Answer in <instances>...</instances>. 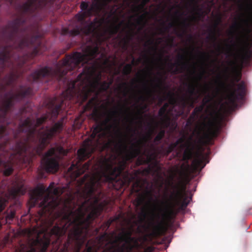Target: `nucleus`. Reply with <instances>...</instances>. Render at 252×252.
Returning a JSON list of instances; mask_svg holds the SVG:
<instances>
[{
    "mask_svg": "<svg viewBox=\"0 0 252 252\" xmlns=\"http://www.w3.org/2000/svg\"><path fill=\"white\" fill-rule=\"evenodd\" d=\"M108 59L104 52L99 50L97 45L87 46L83 53L74 52L67 55L59 61L54 68L45 66L33 72L29 77L30 82H39L46 78L48 81L56 80L66 84V89L62 94L65 99L74 97L86 101L96 86H100L102 91H106L111 84L107 81L101 82L99 79L93 82L96 71L95 64L104 63Z\"/></svg>",
    "mask_w": 252,
    "mask_h": 252,
    "instance_id": "nucleus-1",
    "label": "nucleus"
},
{
    "mask_svg": "<svg viewBox=\"0 0 252 252\" xmlns=\"http://www.w3.org/2000/svg\"><path fill=\"white\" fill-rule=\"evenodd\" d=\"M56 98H55L47 103L49 114L37 118L36 121L28 117L19 124L16 130L10 129L8 123L6 126L2 125L0 126V151L5 152L6 146L10 144L12 139L15 142L9 160L5 161L0 158V166L2 165L4 168L3 174L5 176H8L13 173V164L30 162L27 154L31 147L30 142L37 143L34 148L35 153L32 154V156H40L53 138L61 133L63 129V120L55 123L51 128L46 126L42 131L36 130L49 117L53 121L57 118L63 101L58 104H56Z\"/></svg>",
    "mask_w": 252,
    "mask_h": 252,
    "instance_id": "nucleus-2",
    "label": "nucleus"
},
{
    "mask_svg": "<svg viewBox=\"0 0 252 252\" xmlns=\"http://www.w3.org/2000/svg\"><path fill=\"white\" fill-rule=\"evenodd\" d=\"M180 181L175 185L172 183L173 191L171 192L168 199L163 203V207H160L158 209V213L156 215L157 220L155 221L153 220L147 227V228L152 230L154 235H160L166 230L165 221L176 215L177 212L175 210L176 205H180L181 209H184L192 200V196L189 197L185 192L186 185L183 182L185 173L180 172Z\"/></svg>",
    "mask_w": 252,
    "mask_h": 252,
    "instance_id": "nucleus-3",
    "label": "nucleus"
},
{
    "mask_svg": "<svg viewBox=\"0 0 252 252\" xmlns=\"http://www.w3.org/2000/svg\"><path fill=\"white\" fill-rule=\"evenodd\" d=\"M243 12L238 17V22L232 26V32L230 33L236 35L239 45L237 57L242 63L248 62L252 57V43L244 42L242 36L252 27V0H245L244 6L240 7Z\"/></svg>",
    "mask_w": 252,
    "mask_h": 252,
    "instance_id": "nucleus-4",
    "label": "nucleus"
},
{
    "mask_svg": "<svg viewBox=\"0 0 252 252\" xmlns=\"http://www.w3.org/2000/svg\"><path fill=\"white\" fill-rule=\"evenodd\" d=\"M80 8L83 11L75 15V19L80 25L76 28L69 30L63 28L62 30V34L74 36L78 35H89L94 32L96 29L95 23L88 22L86 19L93 15H98L102 9V4L99 0H95L90 6L89 3L82 1L80 4Z\"/></svg>",
    "mask_w": 252,
    "mask_h": 252,
    "instance_id": "nucleus-5",
    "label": "nucleus"
},
{
    "mask_svg": "<svg viewBox=\"0 0 252 252\" xmlns=\"http://www.w3.org/2000/svg\"><path fill=\"white\" fill-rule=\"evenodd\" d=\"M32 88L20 86L19 91L14 93L11 90L4 94L2 104L0 106V122L5 123L7 121L8 112L14 105L15 102H19L26 97L32 94Z\"/></svg>",
    "mask_w": 252,
    "mask_h": 252,
    "instance_id": "nucleus-6",
    "label": "nucleus"
},
{
    "mask_svg": "<svg viewBox=\"0 0 252 252\" xmlns=\"http://www.w3.org/2000/svg\"><path fill=\"white\" fill-rule=\"evenodd\" d=\"M102 126L98 125L93 127L92 133L90 138L86 139L83 143V147L77 151L79 162H82L89 158L95 151L100 139L105 136L102 132Z\"/></svg>",
    "mask_w": 252,
    "mask_h": 252,
    "instance_id": "nucleus-7",
    "label": "nucleus"
},
{
    "mask_svg": "<svg viewBox=\"0 0 252 252\" xmlns=\"http://www.w3.org/2000/svg\"><path fill=\"white\" fill-rule=\"evenodd\" d=\"M67 153V151L62 146L58 145L51 148L41 158V166L42 169L47 173L57 172L59 169V155L66 156Z\"/></svg>",
    "mask_w": 252,
    "mask_h": 252,
    "instance_id": "nucleus-8",
    "label": "nucleus"
},
{
    "mask_svg": "<svg viewBox=\"0 0 252 252\" xmlns=\"http://www.w3.org/2000/svg\"><path fill=\"white\" fill-rule=\"evenodd\" d=\"M185 140V137H182L177 139L175 142L172 143L176 148L179 145H180V148L181 149L185 148L183 153V160L188 162L196 155V158L194 161L198 166H201V168H204L206 164L204 163V157L202 154L195 153L194 152L196 146V141L193 140L192 136H190L187 142L185 144H183Z\"/></svg>",
    "mask_w": 252,
    "mask_h": 252,
    "instance_id": "nucleus-9",
    "label": "nucleus"
},
{
    "mask_svg": "<svg viewBox=\"0 0 252 252\" xmlns=\"http://www.w3.org/2000/svg\"><path fill=\"white\" fill-rule=\"evenodd\" d=\"M228 94L227 95L228 104L233 106H236V101L238 100L243 99L246 91V86L244 81L236 85L232 83L231 85L227 86Z\"/></svg>",
    "mask_w": 252,
    "mask_h": 252,
    "instance_id": "nucleus-10",
    "label": "nucleus"
},
{
    "mask_svg": "<svg viewBox=\"0 0 252 252\" xmlns=\"http://www.w3.org/2000/svg\"><path fill=\"white\" fill-rule=\"evenodd\" d=\"M90 168V163L87 162L82 167L78 163H72L69 167L68 171L71 174L72 178L76 179Z\"/></svg>",
    "mask_w": 252,
    "mask_h": 252,
    "instance_id": "nucleus-11",
    "label": "nucleus"
},
{
    "mask_svg": "<svg viewBox=\"0 0 252 252\" xmlns=\"http://www.w3.org/2000/svg\"><path fill=\"white\" fill-rule=\"evenodd\" d=\"M18 78V75L13 71L5 75L3 79L4 84L0 83V93L5 91L7 87L12 86L13 88Z\"/></svg>",
    "mask_w": 252,
    "mask_h": 252,
    "instance_id": "nucleus-12",
    "label": "nucleus"
},
{
    "mask_svg": "<svg viewBox=\"0 0 252 252\" xmlns=\"http://www.w3.org/2000/svg\"><path fill=\"white\" fill-rule=\"evenodd\" d=\"M169 106V103H164L158 112V115L160 118L162 123L166 127L169 126L171 121L170 117L168 115L169 112L167 111Z\"/></svg>",
    "mask_w": 252,
    "mask_h": 252,
    "instance_id": "nucleus-13",
    "label": "nucleus"
},
{
    "mask_svg": "<svg viewBox=\"0 0 252 252\" xmlns=\"http://www.w3.org/2000/svg\"><path fill=\"white\" fill-rule=\"evenodd\" d=\"M188 92L189 94V96L188 97L182 98L183 106L185 107L188 102H189L190 106L193 107L194 101L198 98V96H196L195 98H193L192 95H197L198 92H196V87L193 85H190L189 86Z\"/></svg>",
    "mask_w": 252,
    "mask_h": 252,
    "instance_id": "nucleus-14",
    "label": "nucleus"
},
{
    "mask_svg": "<svg viewBox=\"0 0 252 252\" xmlns=\"http://www.w3.org/2000/svg\"><path fill=\"white\" fill-rule=\"evenodd\" d=\"M188 68V64L184 62H178L170 63V70L174 74L181 73Z\"/></svg>",
    "mask_w": 252,
    "mask_h": 252,
    "instance_id": "nucleus-15",
    "label": "nucleus"
},
{
    "mask_svg": "<svg viewBox=\"0 0 252 252\" xmlns=\"http://www.w3.org/2000/svg\"><path fill=\"white\" fill-rule=\"evenodd\" d=\"M134 34L132 32H129L126 36L122 37L121 34H119L115 39L119 40L118 45L123 49L126 50L129 41L132 40Z\"/></svg>",
    "mask_w": 252,
    "mask_h": 252,
    "instance_id": "nucleus-16",
    "label": "nucleus"
},
{
    "mask_svg": "<svg viewBox=\"0 0 252 252\" xmlns=\"http://www.w3.org/2000/svg\"><path fill=\"white\" fill-rule=\"evenodd\" d=\"M11 194L14 197L23 195L26 192V189L22 184H17L11 190Z\"/></svg>",
    "mask_w": 252,
    "mask_h": 252,
    "instance_id": "nucleus-17",
    "label": "nucleus"
},
{
    "mask_svg": "<svg viewBox=\"0 0 252 252\" xmlns=\"http://www.w3.org/2000/svg\"><path fill=\"white\" fill-rule=\"evenodd\" d=\"M144 91L146 93V97L143 95H140L137 99V102L139 100L142 101L143 102H145L149 97H152L154 95V91L148 87L146 84H144Z\"/></svg>",
    "mask_w": 252,
    "mask_h": 252,
    "instance_id": "nucleus-18",
    "label": "nucleus"
},
{
    "mask_svg": "<svg viewBox=\"0 0 252 252\" xmlns=\"http://www.w3.org/2000/svg\"><path fill=\"white\" fill-rule=\"evenodd\" d=\"M122 217V215L121 214H119L113 218H110L107 221H106L104 224H103V226H104V227L107 230L109 228L112 223L114 222H118Z\"/></svg>",
    "mask_w": 252,
    "mask_h": 252,
    "instance_id": "nucleus-19",
    "label": "nucleus"
},
{
    "mask_svg": "<svg viewBox=\"0 0 252 252\" xmlns=\"http://www.w3.org/2000/svg\"><path fill=\"white\" fill-rule=\"evenodd\" d=\"M182 27H183V32L178 33L177 35L179 37H182L184 33L186 32V30L190 27L191 22L189 21L188 19H185L181 23Z\"/></svg>",
    "mask_w": 252,
    "mask_h": 252,
    "instance_id": "nucleus-20",
    "label": "nucleus"
},
{
    "mask_svg": "<svg viewBox=\"0 0 252 252\" xmlns=\"http://www.w3.org/2000/svg\"><path fill=\"white\" fill-rule=\"evenodd\" d=\"M158 74L160 76L159 77L156 78L155 80L156 81V83L155 85V87L159 90H161L164 85V80L166 78L165 77L164 79H163L162 75L161 73L158 72Z\"/></svg>",
    "mask_w": 252,
    "mask_h": 252,
    "instance_id": "nucleus-21",
    "label": "nucleus"
},
{
    "mask_svg": "<svg viewBox=\"0 0 252 252\" xmlns=\"http://www.w3.org/2000/svg\"><path fill=\"white\" fill-rule=\"evenodd\" d=\"M121 24L119 25H113L109 29V36L108 39L110 38L112 36L116 35L119 32L121 28Z\"/></svg>",
    "mask_w": 252,
    "mask_h": 252,
    "instance_id": "nucleus-22",
    "label": "nucleus"
},
{
    "mask_svg": "<svg viewBox=\"0 0 252 252\" xmlns=\"http://www.w3.org/2000/svg\"><path fill=\"white\" fill-rule=\"evenodd\" d=\"M215 96V95L214 94L213 95L207 93L203 98L201 104L204 105V107L206 106L213 101Z\"/></svg>",
    "mask_w": 252,
    "mask_h": 252,
    "instance_id": "nucleus-23",
    "label": "nucleus"
},
{
    "mask_svg": "<svg viewBox=\"0 0 252 252\" xmlns=\"http://www.w3.org/2000/svg\"><path fill=\"white\" fill-rule=\"evenodd\" d=\"M123 107L125 108V111H123L122 108H121L120 111L121 112H123L124 114H126V116L125 118V120L127 122H129L130 124H132L134 120L129 115V108L126 106H123Z\"/></svg>",
    "mask_w": 252,
    "mask_h": 252,
    "instance_id": "nucleus-24",
    "label": "nucleus"
},
{
    "mask_svg": "<svg viewBox=\"0 0 252 252\" xmlns=\"http://www.w3.org/2000/svg\"><path fill=\"white\" fill-rule=\"evenodd\" d=\"M150 0H143L140 4L134 5V11L137 12L144 10V7L146 4L150 1Z\"/></svg>",
    "mask_w": 252,
    "mask_h": 252,
    "instance_id": "nucleus-25",
    "label": "nucleus"
},
{
    "mask_svg": "<svg viewBox=\"0 0 252 252\" xmlns=\"http://www.w3.org/2000/svg\"><path fill=\"white\" fill-rule=\"evenodd\" d=\"M164 135L165 130L164 129L160 130L154 138V142H155L157 145L158 144V143L160 142L161 139L164 137Z\"/></svg>",
    "mask_w": 252,
    "mask_h": 252,
    "instance_id": "nucleus-26",
    "label": "nucleus"
},
{
    "mask_svg": "<svg viewBox=\"0 0 252 252\" xmlns=\"http://www.w3.org/2000/svg\"><path fill=\"white\" fill-rule=\"evenodd\" d=\"M212 123L211 121H209L208 123H206L205 122H203L202 124V126L197 132V136L198 137H200L201 132L202 131H204L206 129H209L210 126L212 125Z\"/></svg>",
    "mask_w": 252,
    "mask_h": 252,
    "instance_id": "nucleus-27",
    "label": "nucleus"
},
{
    "mask_svg": "<svg viewBox=\"0 0 252 252\" xmlns=\"http://www.w3.org/2000/svg\"><path fill=\"white\" fill-rule=\"evenodd\" d=\"M200 116V115L198 114L194 110L192 112L189 118L187 121V125H190L192 124V121H194L198 119Z\"/></svg>",
    "mask_w": 252,
    "mask_h": 252,
    "instance_id": "nucleus-28",
    "label": "nucleus"
},
{
    "mask_svg": "<svg viewBox=\"0 0 252 252\" xmlns=\"http://www.w3.org/2000/svg\"><path fill=\"white\" fill-rule=\"evenodd\" d=\"M200 116V115L198 114L194 110L192 112L189 118L187 121V125H190L192 124V121H194L198 119Z\"/></svg>",
    "mask_w": 252,
    "mask_h": 252,
    "instance_id": "nucleus-29",
    "label": "nucleus"
},
{
    "mask_svg": "<svg viewBox=\"0 0 252 252\" xmlns=\"http://www.w3.org/2000/svg\"><path fill=\"white\" fill-rule=\"evenodd\" d=\"M132 64L130 63L126 64L124 67L123 73L125 75H128L130 74L132 71Z\"/></svg>",
    "mask_w": 252,
    "mask_h": 252,
    "instance_id": "nucleus-30",
    "label": "nucleus"
},
{
    "mask_svg": "<svg viewBox=\"0 0 252 252\" xmlns=\"http://www.w3.org/2000/svg\"><path fill=\"white\" fill-rule=\"evenodd\" d=\"M159 42H158V43H155V40L154 39H149L147 41V43L149 44V45H154L153 46H152L151 47V50L152 51H153L155 53H156L157 52V45L159 43Z\"/></svg>",
    "mask_w": 252,
    "mask_h": 252,
    "instance_id": "nucleus-31",
    "label": "nucleus"
},
{
    "mask_svg": "<svg viewBox=\"0 0 252 252\" xmlns=\"http://www.w3.org/2000/svg\"><path fill=\"white\" fill-rule=\"evenodd\" d=\"M189 0L190 2V3L194 5V9L197 10V12H196V14H197V15L199 17L202 16V13H201L202 10L198 8V6L197 5V2L196 1V0Z\"/></svg>",
    "mask_w": 252,
    "mask_h": 252,
    "instance_id": "nucleus-32",
    "label": "nucleus"
},
{
    "mask_svg": "<svg viewBox=\"0 0 252 252\" xmlns=\"http://www.w3.org/2000/svg\"><path fill=\"white\" fill-rule=\"evenodd\" d=\"M176 149L177 148L175 147L174 144L172 143H171L166 149H164L165 155L166 156H168Z\"/></svg>",
    "mask_w": 252,
    "mask_h": 252,
    "instance_id": "nucleus-33",
    "label": "nucleus"
},
{
    "mask_svg": "<svg viewBox=\"0 0 252 252\" xmlns=\"http://www.w3.org/2000/svg\"><path fill=\"white\" fill-rule=\"evenodd\" d=\"M145 196L144 195H141L138 196L135 199V202L137 204V206H139L142 205L145 201Z\"/></svg>",
    "mask_w": 252,
    "mask_h": 252,
    "instance_id": "nucleus-34",
    "label": "nucleus"
},
{
    "mask_svg": "<svg viewBox=\"0 0 252 252\" xmlns=\"http://www.w3.org/2000/svg\"><path fill=\"white\" fill-rule=\"evenodd\" d=\"M148 108V105L146 104H144L141 105L140 107V109L138 110L137 114L139 116V118L140 119H142V114L143 113V111L145 110H146Z\"/></svg>",
    "mask_w": 252,
    "mask_h": 252,
    "instance_id": "nucleus-35",
    "label": "nucleus"
},
{
    "mask_svg": "<svg viewBox=\"0 0 252 252\" xmlns=\"http://www.w3.org/2000/svg\"><path fill=\"white\" fill-rule=\"evenodd\" d=\"M124 87V90L123 91V95L124 96H126L128 93V87H127V84L125 82L122 83L119 87V89L122 90V88Z\"/></svg>",
    "mask_w": 252,
    "mask_h": 252,
    "instance_id": "nucleus-36",
    "label": "nucleus"
},
{
    "mask_svg": "<svg viewBox=\"0 0 252 252\" xmlns=\"http://www.w3.org/2000/svg\"><path fill=\"white\" fill-rule=\"evenodd\" d=\"M126 129L129 132L131 133V137H133L135 133L138 132L136 128H132L130 126H127L126 127Z\"/></svg>",
    "mask_w": 252,
    "mask_h": 252,
    "instance_id": "nucleus-37",
    "label": "nucleus"
},
{
    "mask_svg": "<svg viewBox=\"0 0 252 252\" xmlns=\"http://www.w3.org/2000/svg\"><path fill=\"white\" fill-rule=\"evenodd\" d=\"M145 196L148 197L150 201L153 200V192L151 190L148 189V188H147L146 191H145Z\"/></svg>",
    "mask_w": 252,
    "mask_h": 252,
    "instance_id": "nucleus-38",
    "label": "nucleus"
},
{
    "mask_svg": "<svg viewBox=\"0 0 252 252\" xmlns=\"http://www.w3.org/2000/svg\"><path fill=\"white\" fill-rule=\"evenodd\" d=\"M205 107L204 105L201 104L200 105L196 107L194 110L196 111L198 114L200 115L201 113H202Z\"/></svg>",
    "mask_w": 252,
    "mask_h": 252,
    "instance_id": "nucleus-39",
    "label": "nucleus"
},
{
    "mask_svg": "<svg viewBox=\"0 0 252 252\" xmlns=\"http://www.w3.org/2000/svg\"><path fill=\"white\" fill-rule=\"evenodd\" d=\"M4 200L2 198H0V213L4 210Z\"/></svg>",
    "mask_w": 252,
    "mask_h": 252,
    "instance_id": "nucleus-40",
    "label": "nucleus"
},
{
    "mask_svg": "<svg viewBox=\"0 0 252 252\" xmlns=\"http://www.w3.org/2000/svg\"><path fill=\"white\" fill-rule=\"evenodd\" d=\"M29 110H28L27 109V108L25 107H24L20 109V115H23L24 114L26 113Z\"/></svg>",
    "mask_w": 252,
    "mask_h": 252,
    "instance_id": "nucleus-41",
    "label": "nucleus"
},
{
    "mask_svg": "<svg viewBox=\"0 0 252 252\" xmlns=\"http://www.w3.org/2000/svg\"><path fill=\"white\" fill-rule=\"evenodd\" d=\"M200 54L201 55V56L203 58H206L207 59H209L210 58V56L208 54H207L205 52H199Z\"/></svg>",
    "mask_w": 252,
    "mask_h": 252,
    "instance_id": "nucleus-42",
    "label": "nucleus"
},
{
    "mask_svg": "<svg viewBox=\"0 0 252 252\" xmlns=\"http://www.w3.org/2000/svg\"><path fill=\"white\" fill-rule=\"evenodd\" d=\"M15 217V213H11L10 214L8 215L7 217V218L9 220H12Z\"/></svg>",
    "mask_w": 252,
    "mask_h": 252,
    "instance_id": "nucleus-43",
    "label": "nucleus"
},
{
    "mask_svg": "<svg viewBox=\"0 0 252 252\" xmlns=\"http://www.w3.org/2000/svg\"><path fill=\"white\" fill-rule=\"evenodd\" d=\"M93 115L97 119L99 118L98 113L97 110H94L93 113Z\"/></svg>",
    "mask_w": 252,
    "mask_h": 252,
    "instance_id": "nucleus-44",
    "label": "nucleus"
},
{
    "mask_svg": "<svg viewBox=\"0 0 252 252\" xmlns=\"http://www.w3.org/2000/svg\"><path fill=\"white\" fill-rule=\"evenodd\" d=\"M221 22V17L220 16H219L217 18V24L215 25V28H217L218 25Z\"/></svg>",
    "mask_w": 252,
    "mask_h": 252,
    "instance_id": "nucleus-45",
    "label": "nucleus"
},
{
    "mask_svg": "<svg viewBox=\"0 0 252 252\" xmlns=\"http://www.w3.org/2000/svg\"><path fill=\"white\" fill-rule=\"evenodd\" d=\"M135 184L136 185V186L139 188H141V181L139 179H138L136 180Z\"/></svg>",
    "mask_w": 252,
    "mask_h": 252,
    "instance_id": "nucleus-46",
    "label": "nucleus"
},
{
    "mask_svg": "<svg viewBox=\"0 0 252 252\" xmlns=\"http://www.w3.org/2000/svg\"><path fill=\"white\" fill-rule=\"evenodd\" d=\"M144 15H141L139 16V18L137 20V23L138 24H140L142 20L144 19Z\"/></svg>",
    "mask_w": 252,
    "mask_h": 252,
    "instance_id": "nucleus-47",
    "label": "nucleus"
},
{
    "mask_svg": "<svg viewBox=\"0 0 252 252\" xmlns=\"http://www.w3.org/2000/svg\"><path fill=\"white\" fill-rule=\"evenodd\" d=\"M174 26H175L174 23L173 22H170L168 24V28H166V29L167 30H168L169 28H172V27H174Z\"/></svg>",
    "mask_w": 252,
    "mask_h": 252,
    "instance_id": "nucleus-48",
    "label": "nucleus"
},
{
    "mask_svg": "<svg viewBox=\"0 0 252 252\" xmlns=\"http://www.w3.org/2000/svg\"><path fill=\"white\" fill-rule=\"evenodd\" d=\"M110 113L113 116H115L118 114V111L116 110H113L110 112Z\"/></svg>",
    "mask_w": 252,
    "mask_h": 252,
    "instance_id": "nucleus-49",
    "label": "nucleus"
},
{
    "mask_svg": "<svg viewBox=\"0 0 252 252\" xmlns=\"http://www.w3.org/2000/svg\"><path fill=\"white\" fill-rule=\"evenodd\" d=\"M241 75H239L238 76H237L235 79L236 82H239L241 79Z\"/></svg>",
    "mask_w": 252,
    "mask_h": 252,
    "instance_id": "nucleus-50",
    "label": "nucleus"
},
{
    "mask_svg": "<svg viewBox=\"0 0 252 252\" xmlns=\"http://www.w3.org/2000/svg\"><path fill=\"white\" fill-rule=\"evenodd\" d=\"M208 92H209V87L207 85H206L204 93L205 94H206L207 93H208Z\"/></svg>",
    "mask_w": 252,
    "mask_h": 252,
    "instance_id": "nucleus-51",
    "label": "nucleus"
},
{
    "mask_svg": "<svg viewBox=\"0 0 252 252\" xmlns=\"http://www.w3.org/2000/svg\"><path fill=\"white\" fill-rule=\"evenodd\" d=\"M178 57H179V60H181V61L184 60L185 59V57L183 55H180L178 56Z\"/></svg>",
    "mask_w": 252,
    "mask_h": 252,
    "instance_id": "nucleus-52",
    "label": "nucleus"
},
{
    "mask_svg": "<svg viewBox=\"0 0 252 252\" xmlns=\"http://www.w3.org/2000/svg\"><path fill=\"white\" fill-rule=\"evenodd\" d=\"M110 119L109 118H107L106 119L104 122H103V124H105V125H106L109 121H110Z\"/></svg>",
    "mask_w": 252,
    "mask_h": 252,
    "instance_id": "nucleus-53",
    "label": "nucleus"
},
{
    "mask_svg": "<svg viewBox=\"0 0 252 252\" xmlns=\"http://www.w3.org/2000/svg\"><path fill=\"white\" fill-rule=\"evenodd\" d=\"M189 41H192L193 40V39H192V36L191 35L189 34Z\"/></svg>",
    "mask_w": 252,
    "mask_h": 252,
    "instance_id": "nucleus-54",
    "label": "nucleus"
},
{
    "mask_svg": "<svg viewBox=\"0 0 252 252\" xmlns=\"http://www.w3.org/2000/svg\"><path fill=\"white\" fill-rule=\"evenodd\" d=\"M94 100V98H92L91 99H90L89 101V104H92L93 103V101Z\"/></svg>",
    "mask_w": 252,
    "mask_h": 252,
    "instance_id": "nucleus-55",
    "label": "nucleus"
},
{
    "mask_svg": "<svg viewBox=\"0 0 252 252\" xmlns=\"http://www.w3.org/2000/svg\"><path fill=\"white\" fill-rule=\"evenodd\" d=\"M152 159L151 156L148 155V162H150Z\"/></svg>",
    "mask_w": 252,
    "mask_h": 252,
    "instance_id": "nucleus-56",
    "label": "nucleus"
},
{
    "mask_svg": "<svg viewBox=\"0 0 252 252\" xmlns=\"http://www.w3.org/2000/svg\"><path fill=\"white\" fill-rule=\"evenodd\" d=\"M213 35L212 36V38H214L215 40L216 39V38L215 37V32L214 31L213 32Z\"/></svg>",
    "mask_w": 252,
    "mask_h": 252,
    "instance_id": "nucleus-57",
    "label": "nucleus"
},
{
    "mask_svg": "<svg viewBox=\"0 0 252 252\" xmlns=\"http://www.w3.org/2000/svg\"><path fill=\"white\" fill-rule=\"evenodd\" d=\"M26 252H35V250L34 249L28 251Z\"/></svg>",
    "mask_w": 252,
    "mask_h": 252,
    "instance_id": "nucleus-58",
    "label": "nucleus"
},
{
    "mask_svg": "<svg viewBox=\"0 0 252 252\" xmlns=\"http://www.w3.org/2000/svg\"><path fill=\"white\" fill-rule=\"evenodd\" d=\"M95 233H96V234H97V233H98V232H99V228H95Z\"/></svg>",
    "mask_w": 252,
    "mask_h": 252,
    "instance_id": "nucleus-59",
    "label": "nucleus"
},
{
    "mask_svg": "<svg viewBox=\"0 0 252 252\" xmlns=\"http://www.w3.org/2000/svg\"><path fill=\"white\" fill-rule=\"evenodd\" d=\"M158 61H160V62L162 61V56H161V55L160 56V57H159Z\"/></svg>",
    "mask_w": 252,
    "mask_h": 252,
    "instance_id": "nucleus-60",
    "label": "nucleus"
},
{
    "mask_svg": "<svg viewBox=\"0 0 252 252\" xmlns=\"http://www.w3.org/2000/svg\"><path fill=\"white\" fill-rule=\"evenodd\" d=\"M202 75H203V74H201L199 75V79H201L202 78Z\"/></svg>",
    "mask_w": 252,
    "mask_h": 252,
    "instance_id": "nucleus-61",
    "label": "nucleus"
},
{
    "mask_svg": "<svg viewBox=\"0 0 252 252\" xmlns=\"http://www.w3.org/2000/svg\"><path fill=\"white\" fill-rule=\"evenodd\" d=\"M204 135H205L206 137H208V134L207 133H206V132H205V133H204Z\"/></svg>",
    "mask_w": 252,
    "mask_h": 252,
    "instance_id": "nucleus-62",
    "label": "nucleus"
},
{
    "mask_svg": "<svg viewBox=\"0 0 252 252\" xmlns=\"http://www.w3.org/2000/svg\"><path fill=\"white\" fill-rule=\"evenodd\" d=\"M191 20H194V19H195V16H192V17H191Z\"/></svg>",
    "mask_w": 252,
    "mask_h": 252,
    "instance_id": "nucleus-63",
    "label": "nucleus"
},
{
    "mask_svg": "<svg viewBox=\"0 0 252 252\" xmlns=\"http://www.w3.org/2000/svg\"><path fill=\"white\" fill-rule=\"evenodd\" d=\"M221 84L223 86H224L225 85V84L224 83H221Z\"/></svg>",
    "mask_w": 252,
    "mask_h": 252,
    "instance_id": "nucleus-64",
    "label": "nucleus"
}]
</instances>
